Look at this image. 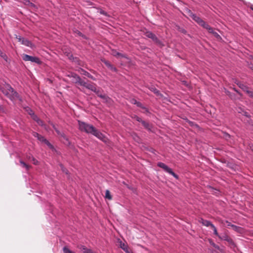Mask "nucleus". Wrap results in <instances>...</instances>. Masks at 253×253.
I'll list each match as a JSON object with an SVG mask.
<instances>
[{"instance_id": "21", "label": "nucleus", "mask_w": 253, "mask_h": 253, "mask_svg": "<svg viewBox=\"0 0 253 253\" xmlns=\"http://www.w3.org/2000/svg\"><path fill=\"white\" fill-rule=\"evenodd\" d=\"M237 84L243 90L246 91L247 90H248V87L247 86H246L245 85L243 84L239 83H238Z\"/></svg>"}, {"instance_id": "13", "label": "nucleus", "mask_w": 253, "mask_h": 253, "mask_svg": "<svg viewBox=\"0 0 253 253\" xmlns=\"http://www.w3.org/2000/svg\"><path fill=\"white\" fill-rule=\"evenodd\" d=\"M78 248L84 253H92L90 249H87L84 246H80Z\"/></svg>"}, {"instance_id": "15", "label": "nucleus", "mask_w": 253, "mask_h": 253, "mask_svg": "<svg viewBox=\"0 0 253 253\" xmlns=\"http://www.w3.org/2000/svg\"><path fill=\"white\" fill-rule=\"evenodd\" d=\"M32 119L34 121H35L38 124V125H39L40 126H44L43 122L41 120H40L37 115H35V116H33V117L32 118Z\"/></svg>"}, {"instance_id": "1", "label": "nucleus", "mask_w": 253, "mask_h": 253, "mask_svg": "<svg viewBox=\"0 0 253 253\" xmlns=\"http://www.w3.org/2000/svg\"><path fill=\"white\" fill-rule=\"evenodd\" d=\"M1 90L5 96L12 101H14L16 99H18L20 101L22 100L18 93L8 84L5 83L1 87Z\"/></svg>"}, {"instance_id": "34", "label": "nucleus", "mask_w": 253, "mask_h": 253, "mask_svg": "<svg viewBox=\"0 0 253 253\" xmlns=\"http://www.w3.org/2000/svg\"><path fill=\"white\" fill-rule=\"evenodd\" d=\"M132 118H134V119H135L137 121L140 122V123L142 121V120L140 117H139L138 116H137L136 115H134Z\"/></svg>"}, {"instance_id": "10", "label": "nucleus", "mask_w": 253, "mask_h": 253, "mask_svg": "<svg viewBox=\"0 0 253 253\" xmlns=\"http://www.w3.org/2000/svg\"><path fill=\"white\" fill-rule=\"evenodd\" d=\"M52 127L56 132V133L60 135L62 137H63L64 139H65L67 141H68V138L66 136L65 134L63 132H61L54 125L52 124Z\"/></svg>"}, {"instance_id": "2", "label": "nucleus", "mask_w": 253, "mask_h": 253, "mask_svg": "<svg viewBox=\"0 0 253 253\" xmlns=\"http://www.w3.org/2000/svg\"><path fill=\"white\" fill-rule=\"evenodd\" d=\"M79 129L83 132H85L86 133L91 134L93 130H94V127L91 125L87 124L84 122L81 121H78Z\"/></svg>"}, {"instance_id": "23", "label": "nucleus", "mask_w": 253, "mask_h": 253, "mask_svg": "<svg viewBox=\"0 0 253 253\" xmlns=\"http://www.w3.org/2000/svg\"><path fill=\"white\" fill-rule=\"evenodd\" d=\"M105 198L109 200L112 199V196L110 194V191L108 190H106L105 191Z\"/></svg>"}, {"instance_id": "33", "label": "nucleus", "mask_w": 253, "mask_h": 253, "mask_svg": "<svg viewBox=\"0 0 253 253\" xmlns=\"http://www.w3.org/2000/svg\"><path fill=\"white\" fill-rule=\"evenodd\" d=\"M39 141L42 142H43L44 143V142L45 141L46 139L43 136H42V135H40L39 137V138L38 139Z\"/></svg>"}, {"instance_id": "42", "label": "nucleus", "mask_w": 253, "mask_h": 253, "mask_svg": "<svg viewBox=\"0 0 253 253\" xmlns=\"http://www.w3.org/2000/svg\"><path fill=\"white\" fill-rule=\"evenodd\" d=\"M61 168H62V171H63L64 172L66 173V174H68V172H67L68 171H67V169H66L62 167V165H61Z\"/></svg>"}, {"instance_id": "5", "label": "nucleus", "mask_w": 253, "mask_h": 253, "mask_svg": "<svg viewBox=\"0 0 253 253\" xmlns=\"http://www.w3.org/2000/svg\"><path fill=\"white\" fill-rule=\"evenodd\" d=\"M22 59L25 61H31L32 62L37 63L38 64H41L42 63L39 58L35 56H32L26 54H23Z\"/></svg>"}, {"instance_id": "47", "label": "nucleus", "mask_w": 253, "mask_h": 253, "mask_svg": "<svg viewBox=\"0 0 253 253\" xmlns=\"http://www.w3.org/2000/svg\"><path fill=\"white\" fill-rule=\"evenodd\" d=\"M224 136L227 138V137H230L229 134L226 133L224 135Z\"/></svg>"}, {"instance_id": "37", "label": "nucleus", "mask_w": 253, "mask_h": 253, "mask_svg": "<svg viewBox=\"0 0 253 253\" xmlns=\"http://www.w3.org/2000/svg\"><path fill=\"white\" fill-rule=\"evenodd\" d=\"M1 57H2L5 61L7 60V56L5 54L2 53V54H0Z\"/></svg>"}, {"instance_id": "16", "label": "nucleus", "mask_w": 253, "mask_h": 253, "mask_svg": "<svg viewBox=\"0 0 253 253\" xmlns=\"http://www.w3.org/2000/svg\"><path fill=\"white\" fill-rule=\"evenodd\" d=\"M220 238L222 240L227 241L228 243H229L231 244H234V242H233L232 239L231 238H229L227 235L223 236L222 237H220Z\"/></svg>"}, {"instance_id": "17", "label": "nucleus", "mask_w": 253, "mask_h": 253, "mask_svg": "<svg viewBox=\"0 0 253 253\" xmlns=\"http://www.w3.org/2000/svg\"><path fill=\"white\" fill-rule=\"evenodd\" d=\"M86 88H87L92 91H96V86L93 83L88 84L86 86Z\"/></svg>"}, {"instance_id": "12", "label": "nucleus", "mask_w": 253, "mask_h": 253, "mask_svg": "<svg viewBox=\"0 0 253 253\" xmlns=\"http://www.w3.org/2000/svg\"><path fill=\"white\" fill-rule=\"evenodd\" d=\"M200 222L203 225L207 227L211 226L212 227V225H214L210 221L205 220L203 218L201 219Z\"/></svg>"}, {"instance_id": "32", "label": "nucleus", "mask_w": 253, "mask_h": 253, "mask_svg": "<svg viewBox=\"0 0 253 253\" xmlns=\"http://www.w3.org/2000/svg\"><path fill=\"white\" fill-rule=\"evenodd\" d=\"M44 143L47 145L50 148L52 149L53 148V145L47 139H46Z\"/></svg>"}, {"instance_id": "29", "label": "nucleus", "mask_w": 253, "mask_h": 253, "mask_svg": "<svg viewBox=\"0 0 253 253\" xmlns=\"http://www.w3.org/2000/svg\"><path fill=\"white\" fill-rule=\"evenodd\" d=\"M31 161L33 162V164L35 165H37L39 164L38 161L36 160L33 156H31Z\"/></svg>"}, {"instance_id": "28", "label": "nucleus", "mask_w": 253, "mask_h": 253, "mask_svg": "<svg viewBox=\"0 0 253 253\" xmlns=\"http://www.w3.org/2000/svg\"><path fill=\"white\" fill-rule=\"evenodd\" d=\"M79 84L80 85L83 86L85 87V88H86V86L88 85V83H87L82 80Z\"/></svg>"}, {"instance_id": "52", "label": "nucleus", "mask_w": 253, "mask_h": 253, "mask_svg": "<svg viewBox=\"0 0 253 253\" xmlns=\"http://www.w3.org/2000/svg\"><path fill=\"white\" fill-rule=\"evenodd\" d=\"M117 54L118 55H121V54L119 53V52H117Z\"/></svg>"}, {"instance_id": "41", "label": "nucleus", "mask_w": 253, "mask_h": 253, "mask_svg": "<svg viewBox=\"0 0 253 253\" xmlns=\"http://www.w3.org/2000/svg\"><path fill=\"white\" fill-rule=\"evenodd\" d=\"M61 168H62V171H63L64 172L66 173V174H68V172H67L68 171H67V169H66L62 167V165H61Z\"/></svg>"}, {"instance_id": "43", "label": "nucleus", "mask_w": 253, "mask_h": 253, "mask_svg": "<svg viewBox=\"0 0 253 253\" xmlns=\"http://www.w3.org/2000/svg\"><path fill=\"white\" fill-rule=\"evenodd\" d=\"M243 111H244L242 108H239L238 110V112L239 113H241L243 114Z\"/></svg>"}, {"instance_id": "24", "label": "nucleus", "mask_w": 253, "mask_h": 253, "mask_svg": "<svg viewBox=\"0 0 253 253\" xmlns=\"http://www.w3.org/2000/svg\"><path fill=\"white\" fill-rule=\"evenodd\" d=\"M63 251L64 253H75L74 252L69 250L67 247H63Z\"/></svg>"}, {"instance_id": "31", "label": "nucleus", "mask_w": 253, "mask_h": 253, "mask_svg": "<svg viewBox=\"0 0 253 253\" xmlns=\"http://www.w3.org/2000/svg\"><path fill=\"white\" fill-rule=\"evenodd\" d=\"M27 111L28 112L29 114L32 117V118L33 117V116L35 115L34 112L30 108H28Z\"/></svg>"}, {"instance_id": "22", "label": "nucleus", "mask_w": 253, "mask_h": 253, "mask_svg": "<svg viewBox=\"0 0 253 253\" xmlns=\"http://www.w3.org/2000/svg\"><path fill=\"white\" fill-rule=\"evenodd\" d=\"M20 163L23 167L25 168L26 169V170H28L29 169L30 167L23 161L20 160Z\"/></svg>"}, {"instance_id": "49", "label": "nucleus", "mask_w": 253, "mask_h": 253, "mask_svg": "<svg viewBox=\"0 0 253 253\" xmlns=\"http://www.w3.org/2000/svg\"><path fill=\"white\" fill-rule=\"evenodd\" d=\"M250 7L253 11V4L251 5Z\"/></svg>"}, {"instance_id": "30", "label": "nucleus", "mask_w": 253, "mask_h": 253, "mask_svg": "<svg viewBox=\"0 0 253 253\" xmlns=\"http://www.w3.org/2000/svg\"><path fill=\"white\" fill-rule=\"evenodd\" d=\"M132 136L134 140H135L136 142H139L140 141V139L136 134H134Z\"/></svg>"}, {"instance_id": "40", "label": "nucleus", "mask_w": 253, "mask_h": 253, "mask_svg": "<svg viewBox=\"0 0 253 253\" xmlns=\"http://www.w3.org/2000/svg\"><path fill=\"white\" fill-rule=\"evenodd\" d=\"M78 34L80 36H82V37H83L84 38V39H86V37L85 36H84L81 32L78 31Z\"/></svg>"}, {"instance_id": "35", "label": "nucleus", "mask_w": 253, "mask_h": 253, "mask_svg": "<svg viewBox=\"0 0 253 253\" xmlns=\"http://www.w3.org/2000/svg\"><path fill=\"white\" fill-rule=\"evenodd\" d=\"M32 134H33V135L35 137L37 138V139H38L39 136L41 135L40 134H39L38 133H37L36 132H33Z\"/></svg>"}, {"instance_id": "54", "label": "nucleus", "mask_w": 253, "mask_h": 253, "mask_svg": "<svg viewBox=\"0 0 253 253\" xmlns=\"http://www.w3.org/2000/svg\"><path fill=\"white\" fill-rule=\"evenodd\" d=\"M251 69L253 70V66L251 67Z\"/></svg>"}, {"instance_id": "27", "label": "nucleus", "mask_w": 253, "mask_h": 253, "mask_svg": "<svg viewBox=\"0 0 253 253\" xmlns=\"http://www.w3.org/2000/svg\"><path fill=\"white\" fill-rule=\"evenodd\" d=\"M209 242H210V244L211 246H212L214 248H215V249H218V250L219 249V247L218 246L216 245L214 243H213L211 240H210Z\"/></svg>"}, {"instance_id": "20", "label": "nucleus", "mask_w": 253, "mask_h": 253, "mask_svg": "<svg viewBox=\"0 0 253 253\" xmlns=\"http://www.w3.org/2000/svg\"><path fill=\"white\" fill-rule=\"evenodd\" d=\"M131 103L133 104H135L137 106L143 108L142 104L140 102L137 101L135 99H132Z\"/></svg>"}, {"instance_id": "46", "label": "nucleus", "mask_w": 253, "mask_h": 253, "mask_svg": "<svg viewBox=\"0 0 253 253\" xmlns=\"http://www.w3.org/2000/svg\"><path fill=\"white\" fill-rule=\"evenodd\" d=\"M226 222L227 223V226H231V225H232V224H231V223L227 221H226Z\"/></svg>"}, {"instance_id": "14", "label": "nucleus", "mask_w": 253, "mask_h": 253, "mask_svg": "<svg viewBox=\"0 0 253 253\" xmlns=\"http://www.w3.org/2000/svg\"><path fill=\"white\" fill-rule=\"evenodd\" d=\"M102 61L106 65L107 67L110 68L112 71H116V68L114 67L108 61L102 60Z\"/></svg>"}, {"instance_id": "51", "label": "nucleus", "mask_w": 253, "mask_h": 253, "mask_svg": "<svg viewBox=\"0 0 253 253\" xmlns=\"http://www.w3.org/2000/svg\"><path fill=\"white\" fill-rule=\"evenodd\" d=\"M31 156H29L28 157V159H29V160H30L31 161Z\"/></svg>"}, {"instance_id": "18", "label": "nucleus", "mask_w": 253, "mask_h": 253, "mask_svg": "<svg viewBox=\"0 0 253 253\" xmlns=\"http://www.w3.org/2000/svg\"><path fill=\"white\" fill-rule=\"evenodd\" d=\"M93 92H95L97 95L98 96H99V97H100L101 98L105 99L106 98V96L104 94H102L100 90L97 89L96 87V91H93Z\"/></svg>"}, {"instance_id": "44", "label": "nucleus", "mask_w": 253, "mask_h": 253, "mask_svg": "<svg viewBox=\"0 0 253 253\" xmlns=\"http://www.w3.org/2000/svg\"><path fill=\"white\" fill-rule=\"evenodd\" d=\"M30 3H31V2H30L29 0H25V3L26 4H27V5H29V4H30Z\"/></svg>"}, {"instance_id": "7", "label": "nucleus", "mask_w": 253, "mask_h": 253, "mask_svg": "<svg viewBox=\"0 0 253 253\" xmlns=\"http://www.w3.org/2000/svg\"><path fill=\"white\" fill-rule=\"evenodd\" d=\"M91 134L94 135L95 136H96V137H97L98 138H99V139L101 140L104 142H106L107 141V138L104 136V135H103L101 132H100L95 128H94V130H93Z\"/></svg>"}, {"instance_id": "4", "label": "nucleus", "mask_w": 253, "mask_h": 253, "mask_svg": "<svg viewBox=\"0 0 253 253\" xmlns=\"http://www.w3.org/2000/svg\"><path fill=\"white\" fill-rule=\"evenodd\" d=\"M158 166L161 168H162L166 172L169 173V174L172 175L175 178L178 179V176L177 174H176L171 169L168 167L164 163L162 162H159L157 164Z\"/></svg>"}, {"instance_id": "8", "label": "nucleus", "mask_w": 253, "mask_h": 253, "mask_svg": "<svg viewBox=\"0 0 253 253\" xmlns=\"http://www.w3.org/2000/svg\"><path fill=\"white\" fill-rule=\"evenodd\" d=\"M16 38L18 40L19 42H21L22 44H24L27 46L32 47V43L28 40L17 36H16Z\"/></svg>"}, {"instance_id": "25", "label": "nucleus", "mask_w": 253, "mask_h": 253, "mask_svg": "<svg viewBox=\"0 0 253 253\" xmlns=\"http://www.w3.org/2000/svg\"><path fill=\"white\" fill-rule=\"evenodd\" d=\"M141 124L143 125V126L145 128H147V129H150V125H149V124L148 123H147V122H145L144 121H143V120L141 121Z\"/></svg>"}, {"instance_id": "45", "label": "nucleus", "mask_w": 253, "mask_h": 253, "mask_svg": "<svg viewBox=\"0 0 253 253\" xmlns=\"http://www.w3.org/2000/svg\"><path fill=\"white\" fill-rule=\"evenodd\" d=\"M153 91L156 93V94H158L159 93V91L157 90L156 89H154L153 90Z\"/></svg>"}, {"instance_id": "50", "label": "nucleus", "mask_w": 253, "mask_h": 253, "mask_svg": "<svg viewBox=\"0 0 253 253\" xmlns=\"http://www.w3.org/2000/svg\"><path fill=\"white\" fill-rule=\"evenodd\" d=\"M0 111H3V108L0 105Z\"/></svg>"}, {"instance_id": "26", "label": "nucleus", "mask_w": 253, "mask_h": 253, "mask_svg": "<svg viewBox=\"0 0 253 253\" xmlns=\"http://www.w3.org/2000/svg\"><path fill=\"white\" fill-rule=\"evenodd\" d=\"M213 230L214 234H215L216 236H218L219 238H220V236L218 235V233L217 231V229L214 225H212L211 227Z\"/></svg>"}, {"instance_id": "38", "label": "nucleus", "mask_w": 253, "mask_h": 253, "mask_svg": "<svg viewBox=\"0 0 253 253\" xmlns=\"http://www.w3.org/2000/svg\"><path fill=\"white\" fill-rule=\"evenodd\" d=\"M243 115H244L245 116L247 117H248L249 118L250 117V115L248 114V112H246V111H243Z\"/></svg>"}, {"instance_id": "9", "label": "nucleus", "mask_w": 253, "mask_h": 253, "mask_svg": "<svg viewBox=\"0 0 253 253\" xmlns=\"http://www.w3.org/2000/svg\"><path fill=\"white\" fill-rule=\"evenodd\" d=\"M79 72H80L81 74L87 77L88 78H90L93 80H95V79L90 74H89L88 72H86L84 70L81 68L80 70H79Z\"/></svg>"}, {"instance_id": "6", "label": "nucleus", "mask_w": 253, "mask_h": 253, "mask_svg": "<svg viewBox=\"0 0 253 253\" xmlns=\"http://www.w3.org/2000/svg\"><path fill=\"white\" fill-rule=\"evenodd\" d=\"M145 36L151 39L155 42H156L158 44L162 45V42H161V41L159 40L156 37V36L151 32L148 31L146 32Z\"/></svg>"}, {"instance_id": "19", "label": "nucleus", "mask_w": 253, "mask_h": 253, "mask_svg": "<svg viewBox=\"0 0 253 253\" xmlns=\"http://www.w3.org/2000/svg\"><path fill=\"white\" fill-rule=\"evenodd\" d=\"M210 28L211 30H207L209 33L212 34L217 38H220L219 35L217 33L214 32L213 29L210 26Z\"/></svg>"}, {"instance_id": "53", "label": "nucleus", "mask_w": 253, "mask_h": 253, "mask_svg": "<svg viewBox=\"0 0 253 253\" xmlns=\"http://www.w3.org/2000/svg\"><path fill=\"white\" fill-rule=\"evenodd\" d=\"M0 54H2V51H1L0 49Z\"/></svg>"}, {"instance_id": "48", "label": "nucleus", "mask_w": 253, "mask_h": 253, "mask_svg": "<svg viewBox=\"0 0 253 253\" xmlns=\"http://www.w3.org/2000/svg\"><path fill=\"white\" fill-rule=\"evenodd\" d=\"M29 5L31 6H33L34 7L35 6V4L32 2L30 3V4H29Z\"/></svg>"}, {"instance_id": "3", "label": "nucleus", "mask_w": 253, "mask_h": 253, "mask_svg": "<svg viewBox=\"0 0 253 253\" xmlns=\"http://www.w3.org/2000/svg\"><path fill=\"white\" fill-rule=\"evenodd\" d=\"M189 16L191 17L195 21H196L198 24L202 26L204 28L207 30H211L210 28V25L206 23L200 17L197 16L196 14L193 13L190 10H189Z\"/></svg>"}, {"instance_id": "11", "label": "nucleus", "mask_w": 253, "mask_h": 253, "mask_svg": "<svg viewBox=\"0 0 253 253\" xmlns=\"http://www.w3.org/2000/svg\"><path fill=\"white\" fill-rule=\"evenodd\" d=\"M71 77L73 78V82L76 84H79V83L82 80L81 78L76 74H72Z\"/></svg>"}, {"instance_id": "39", "label": "nucleus", "mask_w": 253, "mask_h": 253, "mask_svg": "<svg viewBox=\"0 0 253 253\" xmlns=\"http://www.w3.org/2000/svg\"><path fill=\"white\" fill-rule=\"evenodd\" d=\"M246 92L248 93V94L249 95V96H250L251 97H253V91L247 90Z\"/></svg>"}, {"instance_id": "36", "label": "nucleus", "mask_w": 253, "mask_h": 253, "mask_svg": "<svg viewBox=\"0 0 253 253\" xmlns=\"http://www.w3.org/2000/svg\"><path fill=\"white\" fill-rule=\"evenodd\" d=\"M231 227L233 228V229L234 230H235V231H238L239 229H240V227H238L234 225H231Z\"/></svg>"}]
</instances>
